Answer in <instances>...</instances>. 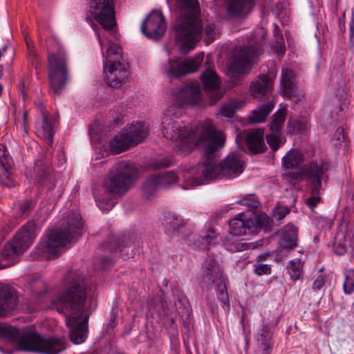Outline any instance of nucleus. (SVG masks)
Instances as JSON below:
<instances>
[{"label":"nucleus","instance_id":"5701e85b","mask_svg":"<svg viewBox=\"0 0 354 354\" xmlns=\"http://www.w3.org/2000/svg\"><path fill=\"white\" fill-rule=\"evenodd\" d=\"M249 151L254 154L266 151L267 147L264 142V130L256 129L244 133Z\"/></svg>","mask_w":354,"mask_h":354},{"label":"nucleus","instance_id":"4c0bfd02","mask_svg":"<svg viewBox=\"0 0 354 354\" xmlns=\"http://www.w3.org/2000/svg\"><path fill=\"white\" fill-rule=\"evenodd\" d=\"M201 237L203 241L202 244L205 245L204 247L216 245L220 241L218 234L212 228L203 232Z\"/></svg>","mask_w":354,"mask_h":354},{"label":"nucleus","instance_id":"0e129e2a","mask_svg":"<svg viewBox=\"0 0 354 354\" xmlns=\"http://www.w3.org/2000/svg\"><path fill=\"white\" fill-rule=\"evenodd\" d=\"M2 91V86L0 85V93H1Z\"/></svg>","mask_w":354,"mask_h":354},{"label":"nucleus","instance_id":"ddd939ff","mask_svg":"<svg viewBox=\"0 0 354 354\" xmlns=\"http://www.w3.org/2000/svg\"><path fill=\"white\" fill-rule=\"evenodd\" d=\"M90 12L106 30H111L116 24L113 0H91Z\"/></svg>","mask_w":354,"mask_h":354},{"label":"nucleus","instance_id":"a878e982","mask_svg":"<svg viewBox=\"0 0 354 354\" xmlns=\"http://www.w3.org/2000/svg\"><path fill=\"white\" fill-rule=\"evenodd\" d=\"M123 131L133 147L141 142L149 132L147 127L142 122L129 124Z\"/></svg>","mask_w":354,"mask_h":354},{"label":"nucleus","instance_id":"09e8293b","mask_svg":"<svg viewBox=\"0 0 354 354\" xmlns=\"http://www.w3.org/2000/svg\"><path fill=\"white\" fill-rule=\"evenodd\" d=\"M124 241L125 237H123L122 240L116 237H113L111 238V240L106 243V247L109 248L111 251L116 250L117 249L122 250V248H123Z\"/></svg>","mask_w":354,"mask_h":354},{"label":"nucleus","instance_id":"20e7f679","mask_svg":"<svg viewBox=\"0 0 354 354\" xmlns=\"http://www.w3.org/2000/svg\"><path fill=\"white\" fill-rule=\"evenodd\" d=\"M82 225V217L79 213L72 212L63 218L59 226L46 232L32 253V259L36 260L58 258L80 235Z\"/></svg>","mask_w":354,"mask_h":354},{"label":"nucleus","instance_id":"0eeeda50","mask_svg":"<svg viewBox=\"0 0 354 354\" xmlns=\"http://www.w3.org/2000/svg\"><path fill=\"white\" fill-rule=\"evenodd\" d=\"M0 336L12 341L17 340L18 351L57 354L66 348L64 337L46 338L32 332L20 335L17 328L8 324L0 325Z\"/></svg>","mask_w":354,"mask_h":354},{"label":"nucleus","instance_id":"2f4dec72","mask_svg":"<svg viewBox=\"0 0 354 354\" xmlns=\"http://www.w3.org/2000/svg\"><path fill=\"white\" fill-rule=\"evenodd\" d=\"M274 108V104L269 102L254 109L249 116L250 123L263 122Z\"/></svg>","mask_w":354,"mask_h":354},{"label":"nucleus","instance_id":"e433bc0d","mask_svg":"<svg viewBox=\"0 0 354 354\" xmlns=\"http://www.w3.org/2000/svg\"><path fill=\"white\" fill-rule=\"evenodd\" d=\"M286 114V110L283 109H281L276 112L270 126L271 131L281 133V130L285 122Z\"/></svg>","mask_w":354,"mask_h":354},{"label":"nucleus","instance_id":"9d476101","mask_svg":"<svg viewBox=\"0 0 354 354\" xmlns=\"http://www.w3.org/2000/svg\"><path fill=\"white\" fill-rule=\"evenodd\" d=\"M68 59L63 49L48 55V77L51 90L59 94L68 80Z\"/></svg>","mask_w":354,"mask_h":354},{"label":"nucleus","instance_id":"72a5a7b5","mask_svg":"<svg viewBox=\"0 0 354 354\" xmlns=\"http://www.w3.org/2000/svg\"><path fill=\"white\" fill-rule=\"evenodd\" d=\"M304 161L303 154L298 150H290L283 158V164L287 169H295Z\"/></svg>","mask_w":354,"mask_h":354},{"label":"nucleus","instance_id":"a18cd8bd","mask_svg":"<svg viewBox=\"0 0 354 354\" xmlns=\"http://www.w3.org/2000/svg\"><path fill=\"white\" fill-rule=\"evenodd\" d=\"M228 250L232 252H241L248 250L253 248L252 243L243 242L242 241L239 242H234L228 245Z\"/></svg>","mask_w":354,"mask_h":354},{"label":"nucleus","instance_id":"79ce46f5","mask_svg":"<svg viewBox=\"0 0 354 354\" xmlns=\"http://www.w3.org/2000/svg\"><path fill=\"white\" fill-rule=\"evenodd\" d=\"M344 291L351 294L354 290V270H348L344 272Z\"/></svg>","mask_w":354,"mask_h":354},{"label":"nucleus","instance_id":"1a4fd4ad","mask_svg":"<svg viewBox=\"0 0 354 354\" xmlns=\"http://www.w3.org/2000/svg\"><path fill=\"white\" fill-rule=\"evenodd\" d=\"M256 34L261 35V39L254 45L239 47L234 50L229 61V69L232 73L243 74L250 70L252 60L263 52V39L266 35L264 29L261 28Z\"/></svg>","mask_w":354,"mask_h":354},{"label":"nucleus","instance_id":"39448f33","mask_svg":"<svg viewBox=\"0 0 354 354\" xmlns=\"http://www.w3.org/2000/svg\"><path fill=\"white\" fill-rule=\"evenodd\" d=\"M136 174V169L127 162L116 163L109 171L102 185L96 186L93 194L98 207L104 211L111 209L113 205L110 195L122 196L127 193L132 185Z\"/></svg>","mask_w":354,"mask_h":354},{"label":"nucleus","instance_id":"c9c22d12","mask_svg":"<svg viewBox=\"0 0 354 354\" xmlns=\"http://www.w3.org/2000/svg\"><path fill=\"white\" fill-rule=\"evenodd\" d=\"M303 263L299 259H295L288 261L287 270L290 279L293 281L299 280L303 274Z\"/></svg>","mask_w":354,"mask_h":354},{"label":"nucleus","instance_id":"37998d69","mask_svg":"<svg viewBox=\"0 0 354 354\" xmlns=\"http://www.w3.org/2000/svg\"><path fill=\"white\" fill-rule=\"evenodd\" d=\"M309 188L310 189L311 196L307 199L306 204L310 208L313 209L321 200L319 192L322 187L309 186Z\"/></svg>","mask_w":354,"mask_h":354},{"label":"nucleus","instance_id":"a211bd4d","mask_svg":"<svg viewBox=\"0 0 354 354\" xmlns=\"http://www.w3.org/2000/svg\"><path fill=\"white\" fill-rule=\"evenodd\" d=\"M201 80L204 88L212 92L210 100L211 104H214L223 96V93L218 91L221 85L218 76L214 69L207 68L201 74Z\"/></svg>","mask_w":354,"mask_h":354},{"label":"nucleus","instance_id":"6e6552de","mask_svg":"<svg viewBox=\"0 0 354 354\" xmlns=\"http://www.w3.org/2000/svg\"><path fill=\"white\" fill-rule=\"evenodd\" d=\"M36 237V225L32 221L27 222L8 242L1 251V258L9 263L0 266L1 268L11 266L15 263V259L32 244Z\"/></svg>","mask_w":354,"mask_h":354},{"label":"nucleus","instance_id":"2eb2a0df","mask_svg":"<svg viewBox=\"0 0 354 354\" xmlns=\"http://www.w3.org/2000/svg\"><path fill=\"white\" fill-rule=\"evenodd\" d=\"M171 94L179 105H194L201 100V87L197 82H187L172 91Z\"/></svg>","mask_w":354,"mask_h":354},{"label":"nucleus","instance_id":"f257e3e1","mask_svg":"<svg viewBox=\"0 0 354 354\" xmlns=\"http://www.w3.org/2000/svg\"><path fill=\"white\" fill-rule=\"evenodd\" d=\"M162 133L166 138L179 142L174 148L177 153L187 154L195 147L205 151L203 165L183 171L185 189L203 185L209 180L235 178L243 171L242 154L237 151L229 154L220 164H216L214 153L224 145L225 139L221 131L215 129L210 120L205 121L192 131L182 127L178 121L165 118Z\"/></svg>","mask_w":354,"mask_h":354},{"label":"nucleus","instance_id":"bf43d9fd","mask_svg":"<svg viewBox=\"0 0 354 354\" xmlns=\"http://www.w3.org/2000/svg\"><path fill=\"white\" fill-rule=\"evenodd\" d=\"M269 351H270V349H266V347H263V354H270Z\"/></svg>","mask_w":354,"mask_h":354},{"label":"nucleus","instance_id":"393cba45","mask_svg":"<svg viewBox=\"0 0 354 354\" xmlns=\"http://www.w3.org/2000/svg\"><path fill=\"white\" fill-rule=\"evenodd\" d=\"M254 2V0H229L227 14L232 17H245L251 12Z\"/></svg>","mask_w":354,"mask_h":354},{"label":"nucleus","instance_id":"bb28decb","mask_svg":"<svg viewBox=\"0 0 354 354\" xmlns=\"http://www.w3.org/2000/svg\"><path fill=\"white\" fill-rule=\"evenodd\" d=\"M334 251L337 255L344 254L348 250L354 249V231L349 230L338 234L333 245Z\"/></svg>","mask_w":354,"mask_h":354},{"label":"nucleus","instance_id":"7ed1b4c3","mask_svg":"<svg viewBox=\"0 0 354 354\" xmlns=\"http://www.w3.org/2000/svg\"><path fill=\"white\" fill-rule=\"evenodd\" d=\"M178 16L175 25L176 38L182 50L188 51L204 37L207 44L218 35L216 26L201 18L198 0H176Z\"/></svg>","mask_w":354,"mask_h":354},{"label":"nucleus","instance_id":"c03bdc74","mask_svg":"<svg viewBox=\"0 0 354 354\" xmlns=\"http://www.w3.org/2000/svg\"><path fill=\"white\" fill-rule=\"evenodd\" d=\"M248 215L253 218L254 222V228L258 227H266L269 224L270 219L268 216L265 214H256L254 212H249Z\"/></svg>","mask_w":354,"mask_h":354},{"label":"nucleus","instance_id":"5fc2aeb1","mask_svg":"<svg viewBox=\"0 0 354 354\" xmlns=\"http://www.w3.org/2000/svg\"><path fill=\"white\" fill-rule=\"evenodd\" d=\"M277 42L280 47V52L281 53H285L284 50V45H283V38L281 34H279V35L277 36Z\"/></svg>","mask_w":354,"mask_h":354},{"label":"nucleus","instance_id":"ea45409f","mask_svg":"<svg viewBox=\"0 0 354 354\" xmlns=\"http://www.w3.org/2000/svg\"><path fill=\"white\" fill-rule=\"evenodd\" d=\"M267 142L273 151H277L285 142V139L281 136V133H270L266 137Z\"/></svg>","mask_w":354,"mask_h":354},{"label":"nucleus","instance_id":"6ab92c4d","mask_svg":"<svg viewBox=\"0 0 354 354\" xmlns=\"http://www.w3.org/2000/svg\"><path fill=\"white\" fill-rule=\"evenodd\" d=\"M327 167L323 162L310 161L303 169L309 186L322 187V180Z\"/></svg>","mask_w":354,"mask_h":354},{"label":"nucleus","instance_id":"423d86ee","mask_svg":"<svg viewBox=\"0 0 354 354\" xmlns=\"http://www.w3.org/2000/svg\"><path fill=\"white\" fill-rule=\"evenodd\" d=\"M96 34L104 56V80L110 87L120 88L128 82L129 72L121 47L112 44L117 39L118 32L106 31L102 36L98 32Z\"/></svg>","mask_w":354,"mask_h":354},{"label":"nucleus","instance_id":"9b49d317","mask_svg":"<svg viewBox=\"0 0 354 354\" xmlns=\"http://www.w3.org/2000/svg\"><path fill=\"white\" fill-rule=\"evenodd\" d=\"M203 268L204 281L209 286L216 285L218 299L222 301L227 310H230V306L227 288L218 265L214 259L209 258L203 263Z\"/></svg>","mask_w":354,"mask_h":354},{"label":"nucleus","instance_id":"473e14b6","mask_svg":"<svg viewBox=\"0 0 354 354\" xmlns=\"http://www.w3.org/2000/svg\"><path fill=\"white\" fill-rule=\"evenodd\" d=\"M165 232L170 235H176L184 228L183 220L178 216H168L164 223Z\"/></svg>","mask_w":354,"mask_h":354},{"label":"nucleus","instance_id":"e2e57ef3","mask_svg":"<svg viewBox=\"0 0 354 354\" xmlns=\"http://www.w3.org/2000/svg\"><path fill=\"white\" fill-rule=\"evenodd\" d=\"M241 135H238L237 137H236V141L238 140V139L239 138V137L241 136Z\"/></svg>","mask_w":354,"mask_h":354},{"label":"nucleus","instance_id":"cd10ccee","mask_svg":"<svg viewBox=\"0 0 354 354\" xmlns=\"http://www.w3.org/2000/svg\"><path fill=\"white\" fill-rule=\"evenodd\" d=\"M51 169L48 165L45 164L41 160L35 162V165L32 172V177L36 183L41 186L52 188V182L50 177Z\"/></svg>","mask_w":354,"mask_h":354},{"label":"nucleus","instance_id":"c85d7f7f","mask_svg":"<svg viewBox=\"0 0 354 354\" xmlns=\"http://www.w3.org/2000/svg\"><path fill=\"white\" fill-rule=\"evenodd\" d=\"M279 245L284 250H292L297 245V230L291 224L284 226L281 231Z\"/></svg>","mask_w":354,"mask_h":354},{"label":"nucleus","instance_id":"58836bf2","mask_svg":"<svg viewBox=\"0 0 354 354\" xmlns=\"http://www.w3.org/2000/svg\"><path fill=\"white\" fill-rule=\"evenodd\" d=\"M271 338L272 334L269 326L268 325H263L259 333L258 341L263 347H266V350L270 349L271 348Z\"/></svg>","mask_w":354,"mask_h":354},{"label":"nucleus","instance_id":"49530a36","mask_svg":"<svg viewBox=\"0 0 354 354\" xmlns=\"http://www.w3.org/2000/svg\"><path fill=\"white\" fill-rule=\"evenodd\" d=\"M254 272L259 275L269 274L271 273V266L267 264H263L261 262H257L254 265Z\"/></svg>","mask_w":354,"mask_h":354},{"label":"nucleus","instance_id":"b1692460","mask_svg":"<svg viewBox=\"0 0 354 354\" xmlns=\"http://www.w3.org/2000/svg\"><path fill=\"white\" fill-rule=\"evenodd\" d=\"M273 80L266 74L260 75L251 82L250 92L256 98H261L272 89Z\"/></svg>","mask_w":354,"mask_h":354},{"label":"nucleus","instance_id":"8fccbe9b","mask_svg":"<svg viewBox=\"0 0 354 354\" xmlns=\"http://www.w3.org/2000/svg\"><path fill=\"white\" fill-rule=\"evenodd\" d=\"M328 283V278L326 275H319L313 282V288L317 291L325 288Z\"/></svg>","mask_w":354,"mask_h":354},{"label":"nucleus","instance_id":"a19ab883","mask_svg":"<svg viewBox=\"0 0 354 354\" xmlns=\"http://www.w3.org/2000/svg\"><path fill=\"white\" fill-rule=\"evenodd\" d=\"M238 203L249 208V210L245 212L248 215L249 212H254L259 205V202L254 195L247 196L239 201Z\"/></svg>","mask_w":354,"mask_h":354},{"label":"nucleus","instance_id":"603ef678","mask_svg":"<svg viewBox=\"0 0 354 354\" xmlns=\"http://www.w3.org/2000/svg\"><path fill=\"white\" fill-rule=\"evenodd\" d=\"M290 213L288 207H282L276 209L274 212V216L279 221L282 220L286 215Z\"/></svg>","mask_w":354,"mask_h":354},{"label":"nucleus","instance_id":"de8ad7c7","mask_svg":"<svg viewBox=\"0 0 354 354\" xmlns=\"http://www.w3.org/2000/svg\"><path fill=\"white\" fill-rule=\"evenodd\" d=\"M291 124L292 133L297 134L304 132L306 129L307 122L300 120H294Z\"/></svg>","mask_w":354,"mask_h":354},{"label":"nucleus","instance_id":"4468645a","mask_svg":"<svg viewBox=\"0 0 354 354\" xmlns=\"http://www.w3.org/2000/svg\"><path fill=\"white\" fill-rule=\"evenodd\" d=\"M166 28L165 17L159 10L152 11L141 26L142 33L149 39H159L165 34Z\"/></svg>","mask_w":354,"mask_h":354},{"label":"nucleus","instance_id":"7c9ffc66","mask_svg":"<svg viewBox=\"0 0 354 354\" xmlns=\"http://www.w3.org/2000/svg\"><path fill=\"white\" fill-rule=\"evenodd\" d=\"M133 147L131 142L126 136L123 130L121 133L116 136L110 142L111 151L114 154H118L121 152L127 151L129 148Z\"/></svg>","mask_w":354,"mask_h":354},{"label":"nucleus","instance_id":"f3484780","mask_svg":"<svg viewBox=\"0 0 354 354\" xmlns=\"http://www.w3.org/2000/svg\"><path fill=\"white\" fill-rule=\"evenodd\" d=\"M41 120L35 123L37 135L45 140L49 145L53 144L54 129L56 126V120L48 115V111L41 108L40 110Z\"/></svg>","mask_w":354,"mask_h":354},{"label":"nucleus","instance_id":"4be33fe9","mask_svg":"<svg viewBox=\"0 0 354 354\" xmlns=\"http://www.w3.org/2000/svg\"><path fill=\"white\" fill-rule=\"evenodd\" d=\"M12 162V158L6 147L4 145H0V183L7 187L15 185L10 172Z\"/></svg>","mask_w":354,"mask_h":354},{"label":"nucleus","instance_id":"680f3d73","mask_svg":"<svg viewBox=\"0 0 354 354\" xmlns=\"http://www.w3.org/2000/svg\"><path fill=\"white\" fill-rule=\"evenodd\" d=\"M6 49H7V47H6V46L3 47V52H5V51L6 50Z\"/></svg>","mask_w":354,"mask_h":354},{"label":"nucleus","instance_id":"dca6fc26","mask_svg":"<svg viewBox=\"0 0 354 354\" xmlns=\"http://www.w3.org/2000/svg\"><path fill=\"white\" fill-rule=\"evenodd\" d=\"M177 178L178 176L176 173L171 171L151 176L142 187V192L145 197L147 199H151L158 189L176 183Z\"/></svg>","mask_w":354,"mask_h":354},{"label":"nucleus","instance_id":"6e6d98bb","mask_svg":"<svg viewBox=\"0 0 354 354\" xmlns=\"http://www.w3.org/2000/svg\"><path fill=\"white\" fill-rule=\"evenodd\" d=\"M349 36L352 42L354 41V19H352L349 24Z\"/></svg>","mask_w":354,"mask_h":354},{"label":"nucleus","instance_id":"864d4df0","mask_svg":"<svg viewBox=\"0 0 354 354\" xmlns=\"http://www.w3.org/2000/svg\"><path fill=\"white\" fill-rule=\"evenodd\" d=\"M169 165H170L169 160L167 159H164L162 161L157 162L156 163L154 164L153 166L155 168H162V167H168V166H169Z\"/></svg>","mask_w":354,"mask_h":354},{"label":"nucleus","instance_id":"052dcab7","mask_svg":"<svg viewBox=\"0 0 354 354\" xmlns=\"http://www.w3.org/2000/svg\"><path fill=\"white\" fill-rule=\"evenodd\" d=\"M337 133H339V135H340V134L342 133V129H337Z\"/></svg>","mask_w":354,"mask_h":354},{"label":"nucleus","instance_id":"c756f323","mask_svg":"<svg viewBox=\"0 0 354 354\" xmlns=\"http://www.w3.org/2000/svg\"><path fill=\"white\" fill-rule=\"evenodd\" d=\"M281 83L283 88V95L287 97H291L296 91L295 75L292 71L288 68L283 69Z\"/></svg>","mask_w":354,"mask_h":354},{"label":"nucleus","instance_id":"3c124183","mask_svg":"<svg viewBox=\"0 0 354 354\" xmlns=\"http://www.w3.org/2000/svg\"><path fill=\"white\" fill-rule=\"evenodd\" d=\"M34 207V203L30 201H25L20 204L19 209L22 216H28Z\"/></svg>","mask_w":354,"mask_h":354},{"label":"nucleus","instance_id":"13d9d810","mask_svg":"<svg viewBox=\"0 0 354 354\" xmlns=\"http://www.w3.org/2000/svg\"><path fill=\"white\" fill-rule=\"evenodd\" d=\"M28 56L29 58L32 57V59L36 57V55L32 51H29Z\"/></svg>","mask_w":354,"mask_h":354},{"label":"nucleus","instance_id":"4d7b16f0","mask_svg":"<svg viewBox=\"0 0 354 354\" xmlns=\"http://www.w3.org/2000/svg\"><path fill=\"white\" fill-rule=\"evenodd\" d=\"M268 254H261V255L258 256V260H257V262H261V261H265V260H266V259H267V258H268Z\"/></svg>","mask_w":354,"mask_h":354},{"label":"nucleus","instance_id":"f03ea898","mask_svg":"<svg viewBox=\"0 0 354 354\" xmlns=\"http://www.w3.org/2000/svg\"><path fill=\"white\" fill-rule=\"evenodd\" d=\"M65 280L66 290L57 296L54 305L58 312L66 315L65 322L71 341L80 344L87 338L91 315L86 305V283L78 271L68 272Z\"/></svg>","mask_w":354,"mask_h":354},{"label":"nucleus","instance_id":"aec40b11","mask_svg":"<svg viewBox=\"0 0 354 354\" xmlns=\"http://www.w3.org/2000/svg\"><path fill=\"white\" fill-rule=\"evenodd\" d=\"M254 222L253 218L245 212L238 214L237 217L229 222L230 233L234 236H242L247 232L254 231Z\"/></svg>","mask_w":354,"mask_h":354},{"label":"nucleus","instance_id":"f8f14e48","mask_svg":"<svg viewBox=\"0 0 354 354\" xmlns=\"http://www.w3.org/2000/svg\"><path fill=\"white\" fill-rule=\"evenodd\" d=\"M204 53H201L192 58L185 60L169 59L163 65V70L169 79L177 78L196 71L201 64Z\"/></svg>","mask_w":354,"mask_h":354},{"label":"nucleus","instance_id":"f704fd0d","mask_svg":"<svg viewBox=\"0 0 354 354\" xmlns=\"http://www.w3.org/2000/svg\"><path fill=\"white\" fill-rule=\"evenodd\" d=\"M245 104V100H236L231 101L223 106L221 109V114L223 117L231 118L239 109L243 107Z\"/></svg>","mask_w":354,"mask_h":354},{"label":"nucleus","instance_id":"412c9836","mask_svg":"<svg viewBox=\"0 0 354 354\" xmlns=\"http://www.w3.org/2000/svg\"><path fill=\"white\" fill-rule=\"evenodd\" d=\"M18 297L15 289L0 286V317L13 310L17 305Z\"/></svg>","mask_w":354,"mask_h":354}]
</instances>
